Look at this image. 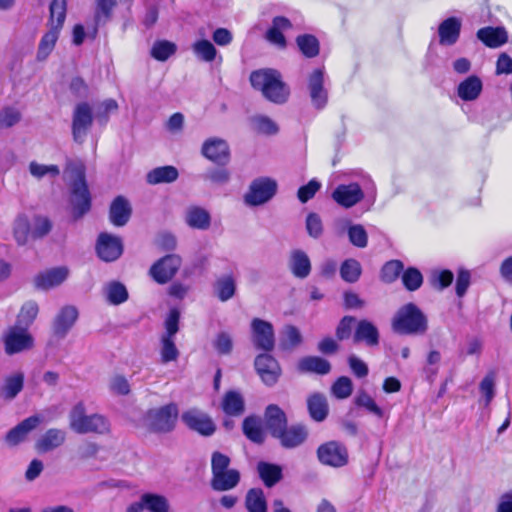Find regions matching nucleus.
Returning a JSON list of instances; mask_svg holds the SVG:
<instances>
[{"label": "nucleus", "instance_id": "nucleus-51", "mask_svg": "<svg viewBox=\"0 0 512 512\" xmlns=\"http://www.w3.org/2000/svg\"><path fill=\"white\" fill-rule=\"evenodd\" d=\"M253 129L264 135H275L279 131V127L271 118L265 115H256L251 118Z\"/></svg>", "mask_w": 512, "mask_h": 512}, {"label": "nucleus", "instance_id": "nucleus-38", "mask_svg": "<svg viewBox=\"0 0 512 512\" xmlns=\"http://www.w3.org/2000/svg\"><path fill=\"white\" fill-rule=\"evenodd\" d=\"M178 170L174 166H162L151 170L147 174L149 184L171 183L178 178Z\"/></svg>", "mask_w": 512, "mask_h": 512}, {"label": "nucleus", "instance_id": "nucleus-54", "mask_svg": "<svg viewBox=\"0 0 512 512\" xmlns=\"http://www.w3.org/2000/svg\"><path fill=\"white\" fill-rule=\"evenodd\" d=\"M176 45L167 40L156 41L151 49V56L158 61H166L176 52Z\"/></svg>", "mask_w": 512, "mask_h": 512}, {"label": "nucleus", "instance_id": "nucleus-13", "mask_svg": "<svg viewBox=\"0 0 512 512\" xmlns=\"http://www.w3.org/2000/svg\"><path fill=\"white\" fill-rule=\"evenodd\" d=\"M254 366L265 385L273 386L277 383L281 375V368L278 361L269 352L257 355Z\"/></svg>", "mask_w": 512, "mask_h": 512}, {"label": "nucleus", "instance_id": "nucleus-21", "mask_svg": "<svg viewBox=\"0 0 512 512\" xmlns=\"http://www.w3.org/2000/svg\"><path fill=\"white\" fill-rule=\"evenodd\" d=\"M353 342L364 343L368 347H375L380 342V334L377 326L367 319L359 320L354 329Z\"/></svg>", "mask_w": 512, "mask_h": 512}, {"label": "nucleus", "instance_id": "nucleus-47", "mask_svg": "<svg viewBox=\"0 0 512 512\" xmlns=\"http://www.w3.org/2000/svg\"><path fill=\"white\" fill-rule=\"evenodd\" d=\"M141 500L144 501L145 509L149 512H169L168 499L163 495L144 493Z\"/></svg>", "mask_w": 512, "mask_h": 512}, {"label": "nucleus", "instance_id": "nucleus-56", "mask_svg": "<svg viewBox=\"0 0 512 512\" xmlns=\"http://www.w3.org/2000/svg\"><path fill=\"white\" fill-rule=\"evenodd\" d=\"M302 342V336L298 328L293 325H288L284 328L281 337V347L284 350H290L298 346Z\"/></svg>", "mask_w": 512, "mask_h": 512}, {"label": "nucleus", "instance_id": "nucleus-2", "mask_svg": "<svg viewBox=\"0 0 512 512\" xmlns=\"http://www.w3.org/2000/svg\"><path fill=\"white\" fill-rule=\"evenodd\" d=\"M392 329L400 335H423L428 330V319L416 304L410 302L398 309L392 319Z\"/></svg>", "mask_w": 512, "mask_h": 512}, {"label": "nucleus", "instance_id": "nucleus-48", "mask_svg": "<svg viewBox=\"0 0 512 512\" xmlns=\"http://www.w3.org/2000/svg\"><path fill=\"white\" fill-rule=\"evenodd\" d=\"M105 294L108 302L113 305L122 304L128 299V291L126 287L118 281H113L107 284Z\"/></svg>", "mask_w": 512, "mask_h": 512}, {"label": "nucleus", "instance_id": "nucleus-62", "mask_svg": "<svg viewBox=\"0 0 512 512\" xmlns=\"http://www.w3.org/2000/svg\"><path fill=\"white\" fill-rule=\"evenodd\" d=\"M52 229L51 221L45 216H35L31 229V236L35 239L43 238Z\"/></svg>", "mask_w": 512, "mask_h": 512}, {"label": "nucleus", "instance_id": "nucleus-57", "mask_svg": "<svg viewBox=\"0 0 512 512\" xmlns=\"http://www.w3.org/2000/svg\"><path fill=\"white\" fill-rule=\"evenodd\" d=\"M353 391V383L347 376L339 377L331 386V393L337 399L348 398Z\"/></svg>", "mask_w": 512, "mask_h": 512}, {"label": "nucleus", "instance_id": "nucleus-45", "mask_svg": "<svg viewBox=\"0 0 512 512\" xmlns=\"http://www.w3.org/2000/svg\"><path fill=\"white\" fill-rule=\"evenodd\" d=\"M362 274V267L358 260L354 258L346 259L340 266V276L347 283H355Z\"/></svg>", "mask_w": 512, "mask_h": 512}, {"label": "nucleus", "instance_id": "nucleus-17", "mask_svg": "<svg viewBox=\"0 0 512 512\" xmlns=\"http://www.w3.org/2000/svg\"><path fill=\"white\" fill-rule=\"evenodd\" d=\"M42 421V416L38 414L24 419L7 432L4 439L6 444L9 447H15L23 443L27 439L29 433L36 429Z\"/></svg>", "mask_w": 512, "mask_h": 512}, {"label": "nucleus", "instance_id": "nucleus-32", "mask_svg": "<svg viewBox=\"0 0 512 512\" xmlns=\"http://www.w3.org/2000/svg\"><path fill=\"white\" fill-rule=\"evenodd\" d=\"M240 481V473L236 469L223 471L212 476L211 488L215 491H228L235 488Z\"/></svg>", "mask_w": 512, "mask_h": 512}, {"label": "nucleus", "instance_id": "nucleus-36", "mask_svg": "<svg viewBox=\"0 0 512 512\" xmlns=\"http://www.w3.org/2000/svg\"><path fill=\"white\" fill-rule=\"evenodd\" d=\"M245 508L248 512H267L268 505L261 488H251L245 496Z\"/></svg>", "mask_w": 512, "mask_h": 512}, {"label": "nucleus", "instance_id": "nucleus-34", "mask_svg": "<svg viewBox=\"0 0 512 512\" xmlns=\"http://www.w3.org/2000/svg\"><path fill=\"white\" fill-rule=\"evenodd\" d=\"M243 433L250 441L256 444L264 443L266 438L263 422L256 416H248L244 419Z\"/></svg>", "mask_w": 512, "mask_h": 512}, {"label": "nucleus", "instance_id": "nucleus-18", "mask_svg": "<svg viewBox=\"0 0 512 512\" xmlns=\"http://www.w3.org/2000/svg\"><path fill=\"white\" fill-rule=\"evenodd\" d=\"M332 198L341 207L351 208L363 200L364 191L356 182L340 184L334 189Z\"/></svg>", "mask_w": 512, "mask_h": 512}, {"label": "nucleus", "instance_id": "nucleus-55", "mask_svg": "<svg viewBox=\"0 0 512 512\" xmlns=\"http://www.w3.org/2000/svg\"><path fill=\"white\" fill-rule=\"evenodd\" d=\"M193 52L199 59L205 62H212L217 54L216 48L208 40L196 41L193 44Z\"/></svg>", "mask_w": 512, "mask_h": 512}, {"label": "nucleus", "instance_id": "nucleus-28", "mask_svg": "<svg viewBox=\"0 0 512 512\" xmlns=\"http://www.w3.org/2000/svg\"><path fill=\"white\" fill-rule=\"evenodd\" d=\"M482 89L483 83L481 79L476 75H471L458 84L457 95L461 100L470 102L480 96Z\"/></svg>", "mask_w": 512, "mask_h": 512}, {"label": "nucleus", "instance_id": "nucleus-22", "mask_svg": "<svg viewBox=\"0 0 512 512\" xmlns=\"http://www.w3.org/2000/svg\"><path fill=\"white\" fill-rule=\"evenodd\" d=\"M263 422L271 436L276 438L287 426L288 420L285 412L278 405L270 404L265 409Z\"/></svg>", "mask_w": 512, "mask_h": 512}, {"label": "nucleus", "instance_id": "nucleus-52", "mask_svg": "<svg viewBox=\"0 0 512 512\" xmlns=\"http://www.w3.org/2000/svg\"><path fill=\"white\" fill-rule=\"evenodd\" d=\"M402 283L406 290L416 291L423 284V275L417 268L408 267L402 272Z\"/></svg>", "mask_w": 512, "mask_h": 512}, {"label": "nucleus", "instance_id": "nucleus-59", "mask_svg": "<svg viewBox=\"0 0 512 512\" xmlns=\"http://www.w3.org/2000/svg\"><path fill=\"white\" fill-rule=\"evenodd\" d=\"M355 404L359 407L365 408L369 413H372L379 418L384 416L383 409L380 408L374 399L365 391H361L357 394L355 397Z\"/></svg>", "mask_w": 512, "mask_h": 512}, {"label": "nucleus", "instance_id": "nucleus-40", "mask_svg": "<svg viewBox=\"0 0 512 512\" xmlns=\"http://www.w3.org/2000/svg\"><path fill=\"white\" fill-rule=\"evenodd\" d=\"M214 290L220 301H228L236 292L235 279L232 275H224L218 278L214 284Z\"/></svg>", "mask_w": 512, "mask_h": 512}, {"label": "nucleus", "instance_id": "nucleus-12", "mask_svg": "<svg viewBox=\"0 0 512 512\" xmlns=\"http://www.w3.org/2000/svg\"><path fill=\"white\" fill-rule=\"evenodd\" d=\"M201 153L206 159L220 166L227 165L231 158L229 144L219 137L206 139L202 144Z\"/></svg>", "mask_w": 512, "mask_h": 512}, {"label": "nucleus", "instance_id": "nucleus-50", "mask_svg": "<svg viewBox=\"0 0 512 512\" xmlns=\"http://www.w3.org/2000/svg\"><path fill=\"white\" fill-rule=\"evenodd\" d=\"M96 8L94 14V21L96 26L105 24L110 20L113 9L117 5L116 0H95Z\"/></svg>", "mask_w": 512, "mask_h": 512}, {"label": "nucleus", "instance_id": "nucleus-8", "mask_svg": "<svg viewBox=\"0 0 512 512\" xmlns=\"http://www.w3.org/2000/svg\"><path fill=\"white\" fill-rule=\"evenodd\" d=\"M251 337L254 347L264 352H271L275 347V332L273 325L260 318L251 321Z\"/></svg>", "mask_w": 512, "mask_h": 512}, {"label": "nucleus", "instance_id": "nucleus-23", "mask_svg": "<svg viewBox=\"0 0 512 512\" xmlns=\"http://www.w3.org/2000/svg\"><path fill=\"white\" fill-rule=\"evenodd\" d=\"M132 215V206L128 199L119 195L114 198L109 208V220L116 227L125 226Z\"/></svg>", "mask_w": 512, "mask_h": 512}, {"label": "nucleus", "instance_id": "nucleus-63", "mask_svg": "<svg viewBox=\"0 0 512 512\" xmlns=\"http://www.w3.org/2000/svg\"><path fill=\"white\" fill-rule=\"evenodd\" d=\"M213 347L221 355L230 354L233 349V340L231 335L224 331L219 332L213 341Z\"/></svg>", "mask_w": 512, "mask_h": 512}, {"label": "nucleus", "instance_id": "nucleus-29", "mask_svg": "<svg viewBox=\"0 0 512 512\" xmlns=\"http://www.w3.org/2000/svg\"><path fill=\"white\" fill-rule=\"evenodd\" d=\"M289 269L296 278H307L311 272V261L307 253L300 249L293 250L289 258Z\"/></svg>", "mask_w": 512, "mask_h": 512}, {"label": "nucleus", "instance_id": "nucleus-16", "mask_svg": "<svg viewBox=\"0 0 512 512\" xmlns=\"http://www.w3.org/2000/svg\"><path fill=\"white\" fill-rule=\"evenodd\" d=\"M96 251L100 259L105 262L117 260L123 253L122 240L118 236L101 233L96 244Z\"/></svg>", "mask_w": 512, "mask_h": 512}, {"label": "nucleus", "instance_id": "nucleus-27", "mask_svg": "<svg viewBox=\"0 0 512 512\" xmlns=\"http://www.w3.org/2000/svg\"><path fill=\"white\" fill-rule=\"evenodd\" d=\"M477 38L489 48H498L508 41L504 27H483L477 31Z\"/></svg>", "mask_w": 512, "mask_h": 512}, {"label": "nucleus", "instance_id": "nucleus-35", "mask_svg": "<svg viewBox=\"0 0 512 512\" xmlns=\"http://www.w3.org/2000/svg\"><path fill=\"white\" fill-rule=\"evenodd\" d=\"M307 407L311 418L317 422L326 419L329 411L326 397L321 393H314L307 399Z\"/></svg>", "mask_w": 512, "mask_h": 512}, {"label": "nucleus", "instance_id": "nucleus-41", "mask_svg": "<svg viewBox=\"0 0 512 512\" xmlns=\"http://www.w3.org/2000/svg\"><path fill=\"white\" fill-rule=\"evenodd\" d=\"M24 375L21 372L15 373L5 378L1 389L2 396L5 399H14L23 389Z\"/></svg>", "mask_w": 512, "mask_h": 512}, {"label": "nucleus", "instance_id": "nucleus-26", "mask_svg": "<svg viewBox=\"0 0 512 512\" xmlns=\"http://www.w3.org/2000/svg\"><path fill=\"white\" fill-rule=\"evenodd\" d=\"M66 440V432L58 428L48 429L35 443V448L46 453L62 446Z\"/></svg>", "mask_w": 512, "mask_h": 512}, {"label": "nucleus", "instance_id": "nucleus-64", "mask_svg": "<svg viewBox=\"0 0 512 512\" xmlns=\"http://www.w3.org/2000/svg\"><path fill=\"white\" fill-rule=\"evenodd\" d=\"M454 275L450 270L434 271L431 275L432 286L438 290H443L451 285Z\"/></svg>", "mask_w": 512, "mask_h": 512}, {"label": "nucleus", "instance_id": "nucleus-61", "mask_svg": "<svg viewBox=\"0 0 512 512\" xmlns=\"http://www.w3.org/2000/svg\"><path fill=\"white\" fill-rule=\"evenodd\" d=\"M14 238L18 245H25L31 233L30 224L26 216H19L14 224Z\"/></svg>", "mask_w": 512, "mask_h": 512}, {"label": "nucleus", "instance_id": "nucleus-10", "mask_svg": "<svg viewBox=\"0 0 512 512\" xmlns=\"http://www.w3.org/2000/svg\"><path fill=\"white\" fill-rule=\"evenodd\" d=\"M93 123L92 108L87 102L75 106L72 117V135L77 143H83Z\"/></svg>", "mask_w": 512, "mask_h": 512}, {"label": "nucleus", "instance_id": "nucleus-37", "mask_svg": "<svg viewBox=\"0 0 512 512\" xmlns=\"http://www.w3.org/2000/svg\"><path fill=\"white\" fill-rule=\"evenodd\" d=\"M222 409L230 416L241 415L245 409L242 395L237 391H228L223 397Z\"/></svg>", "mask_w": 512, "mask_h": 512}, {"label": "nucleus", "instance_id": "nucleus-31", "mask_svg": "<svg viewBox=\"0 0 512 512\" xmlns=\"http://www.w3.org/2000/svg\"><path fill=\"white\" fill-rule=\"evenodd\" d=\"M256 469L259 478L268 488L275 486L283 478L282 467L278 464L259 461Z\"/></svg>", "mask_w": 512, "mask_h": 512}, {"label": "nucleus", "instance_id": "nucleus-1", "mask_svg": "<svg viewBox=\"0 0 512 512\" xmlns=\"http://www.w3.org/2000/svg\"><path fill=\"white\" fill-rule=\"evenodd\" d=\"M250 82L253 88L261 91L267 100L275 104H283L288 100L290 90L282 81L280 72L275 69L253 71Z\"/></svg>", "mask_w": 512, "mask_h": 512}, {"label": "nucleus", "instance_id": "nucleus-3", "mask_svg": "<svg viewBox=\"0 0 512 512\" xmlns=\"http://www.w3.org/2000/svg\"><path fill=\"white\" fill-rule=\"evenodd\" d=\"M69 426L77 434L104 435L110 431L109 420L101 414H86L83 402L77 403L69 413Z\"/></svg>", "mask_w": 512, "mask_h": 512}, {"label": "nucleus", "instance_id": "nucleus-44", "mask_svg": "<svg viewBox=\"0 0 512 512\" xmlns=\"http://www.w3.org/2000/svg\"><path fill=\"white\" fill-rule=\"evenodd\" d=\"M296 44L301 53L307 58H314L319 54L320 44L314 35H299L296 38Z\"/></svg>", "mask_w": 512, "mask_h": 512}, {"label": "nucleus", "instance_id": "nucleus-7", "mask_svg": "<svg viewBox=\"0 0 512 512\" xmlns=\"http://www.w3.org/2000/svg\"><path fill=\"white\" fill-rule=\"evenodd\" d=\"M277 188V182L272 178H256L251 182L249 190L244 196V201L248 206L263 205L274 197Z\"/></svg>", "mask_w": 512, "mask_h": 512}, {"label": "nucleus", "instance_id": "nucleus-46", "mask_svg": "<svg viewBox=\"0 0 512 512\" xmlns=\"http://www.w3.org/2000/svg\"><path fill=\"white\" fill-rule=\"evenodd\" d=\"M346 231L350 243L357 248H365L368 245V234L361 224H352L346 221Z\"/></svg>", "mask_w": 512, "mask_h": 512}, {"label": "nucleus", "instance_id": "nucleus-6", "mask_svg": "<svg viewBox=\"0 0 512 512\" xmlns=\"http://www.w3.org/2000/svg\"><path fill=\"white\" fill-rule=\"evenodd\" d=\"M177 418L178 407L175 403L150 409L147 413L149 428L156 433L171 432L175 428Z\"/></svg>", "mask_w": 512, "mask_h": 512}, {"label": "nucleus", "instance_id": "nucleus-33", "mask_svg": "<svg viewBox=\"0 0 512 512\" xmlns=\"http://www.w3.org/2000/svg\"><path fill=\"white\" fill-rule=\"evenodd\" d=\"M185 221L193 229L207 230L210 227L211 216L204 208L192 206L186 211Z\"/></svg>", "mask_w": 512, "mask_h": 512}, {"label": "nucleus", "instance_id": "nucleus-19", "mask_svg": "<svg viewBox=\"0 0 512 512\" xmlns=\"http://www.w3.org/2000/svg\"><path fill=\"white\" fill-rule=\"evenodd\" d=\"M68 276L67 267H54L38 273L34 278V285L38 290L47 291L61 285Z\"/></svg>", "mask_w": 512, "mask_h": 512}, {"label": "nucleus", "instance_id": "nucleus-30", "mask_svg": "<svg viewBox=\"0 0 512 512\" xmlns=\"http://www.w3.org/2000/svg\"><path fill=\"white\" fill-rule=\"evenodd\" d=\"M297 369L301 373L326 375L331 371V364L319 356H306L298 361Z\"/></svg>", "mask_w": 512, "mask_h": 512}, {"label": "nucleus", "instance_id": "nucleus-4", "mask_svg": "<svg viewBox=\"0 0 512 512\" xmlns=\"http://www.w3.org/2000/svg\"><path fill=\"white\" fill-rule=\"evenodd\" d=\"M68 169L74 176L71 183L72 213L75 218H80L91 208V196L85 179V171L81 165L69 164Z\"/></svg>", "mask_w": 512, "mask_h": 512}, {"label": "nucleus", "instance_id": "nucleus-53", "mask_svg": "<svg viewBox=\"0 0 512 512\" xmlns=\"http://www.w3.org/2000/svg\"><path fill=\"white\" fill-rule=\"evenodd\" d=\"M495 380L496 374L494 371L488 372L479 384V390L484 399V405L488 406L495 397Z\"/></svg>", "mask_w": 512, "mask_h": 512}, {"label": "nucleus", "instance_id": "nucleus-60", "mask_svg": "<svg viewBox=\"0 0 512 512\" xmlns=\"http://www.w3.org/2000/svg\"><path fill=\"white\" fill-rule=\"evenodd\" d=\"M29 171L31 175L37 179H41L44 176H50L51 178H55L60 174V169L57 165H43L35 161H32L30 163Z\"/></svg>", "mask_w": 512, "mask_h": 512}, {"label": "nucleus", "instance_id": "nucleus-58", "mask_svg": "<svg viewBox=\"0 0 512 512\" xmlns=\"http://www.w3.org/2000/svg\"><path fill=\"white\" fill-rule=\"evenodd\" d=\"M160 341H161V349H160L161 362L166 364L168 362L177 360V358L179 357V350L177 349V347L175 345L174 338L161 336Z\"/></svg>", "mask_w": 512, "mask_h": 512}, {"label": "nucleus", "instance_id": "nucleus-20", "mask_svg": "<svg viewBox=\"0 0 512 512\" xmlns=\"http://www.w3.org/2000/svg\"><path fill=\"white\" fill-rule=\"evenodd\" d=\"M77 319L78 310L76 307L71 305L64 306L54 318L52 325L53 334L59 339L65 338Z\"/></svg>", "mask_w": 512, "mask_h": 512}, {"label": "nucleus", "instance_id": "nucleus-5", "mask_svg": "<svg viewBox=\"0 0 512 512\" xmlns=\"http://www.w3.org/2000/svg\"><path fill=\"white\" fill-rule=\"evenodd\" d=\"M4 350L7 355L28 351L34 346V338L25 327L9 326L2 335Z\"/></svg>", "mask_w": 512, "mask_h": 512}, {"label": "nucleus", "instance_id": "nucleus-49", "mask_svg": "<svg viewBox=\"0 0 512 512\" xmlns=\"http://www.w3.org/2000/svg\"><path fill=\"white\" fill-rule=\"evenodd\" d=\"M404 270V264L400 260L387 261L380 271V279L386 284L395 282Z\"/></svg>", "mask_w": 512, "mask_h": 512}, {"label": "nucleus", "instance_id": "nucleus-42", "mask_svg": "<svg viewBox=\"0 0 512 512\" xmlns=\"http://www.w3.org/2000/svg\"><path fill=\"white\" fill-rule=\"evenodd\" d=\"M38 312L39 308L35 301H28L24 303L17 315V319L14 325H19L29 330V327L36 319Z\"/></svg>", "mask_w": 512, "mask_h": 512}, {"label": "nucleus", "instance_id": "nucleus-25", "mask_svg": "<svg viewBox=\"0 0 512 512\" xmlns=\"http://www.w3.org/2000/svg\"><path fill=\"white\" fill-rule=\"evenodd\" d=\"M461 21L456 17L445 19L438 27L439 43L445 46L454 45L460 36Z\"/></svg>", "mask_w": 512, "mask_h": 512}, {"label": "nucleus", "instance_id": "nucleus-39", "mask_svg": "<svg viewBox=\"0 0 512 512\" xmlns=\"http://www.w3.org/2000/svg\"><path fill=\"white\" fill-rule=\"evenodd\" d=\"M60 31L57 28H50L41 38L38 50H37V60L43 61L47 59V57L53 51L56 42L59 38Z\"/></svg>", "mask_w": 512, "mask_h": 512}, {"label": "nucleus", "instance_id": "nucleus-15", "mask_svg": "<svg viewBox=\"0 0 512 512\" xmlns=\"http://www.w3.org/2000/svg\"><path fill=\"white\" fill-rule=\"evenodd\" d=\"M308 91L312 105L323 109L328 102V91L324 87V69L317 68L308 76Z\"/></svg>", "mask_w": 512, "mask_h": 512}, {"label": "nucleus", "instance_id": "nucleus-43", "mask_svg": "<svg viewBox=\"0 0 512 512\" xmlns=\"http://www.w3.org/2000/svg\"><path fill=\"white\" fill-rule=\"evenodd\" d=\"M50 28H57L61 31L64 21L66 19L67 1L66 0H52L50 7Z\"/></svg>", "mask_w": 512, "mask_h": 512}, {"label": "nucleus", "instance_id": "nucleus-9", "mask_svg": "<svg viewBox=\"0 0 512 512\" xmlns=\"http://www.w3.org/2000/svg\"><path fill=\"white\" fill-rule=\"evenodd\" d=\"M182 422L192 431L202 436H211L216 430L212 418L204 411L190 408L181 414Z\"/></svg>", "mask_w": 512, "mask_h": 512}, {"label": "nucleus", "instance_id": "nucleus-11", "mask_svg": "<svg viewBox=\"0 0 512 512\" xmlns=\"http://www.w3.org/2000/svg\"><path fill=\"white\" fill-rule=\"evenodd\" d=\"M317 457L322 464L331 467H343L348 463V451L337 441L320 445L317 449Z\"/></svg>", "mask_w": 512, "mask_h": 512}, {"label": "nucleus", "instance_id": "nucleus-24", "mask_svg": "<svg viewBox=\"0 0 512 512\" xmlns=\"http://www.w3.org/2000/svg\"><path fill=\"white\" fill-rule=\"evenodd\" d=\"M307 438V430L303 425L285 427L275 439H278L282 447L293 449L300 446Z\"/></svg>", "mask_w": 512, "mask_h": 512}, {"label": "nucleus", "instance_id": "nucleus-14", "mask_svg": "<svg viewBox=\"0 0 512 512\" xmlns=\"http://www.w3.org/2000/svg\"><path fill=\"white\" fill-rule=\"evenodd\" d=\"M181 262L180 256L168 254L151 266L150 274L157 283L165 284L175 276Z\"/></svg>", "mask_w": 512, "mask_h": 512}]
</instances>
